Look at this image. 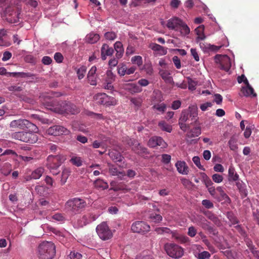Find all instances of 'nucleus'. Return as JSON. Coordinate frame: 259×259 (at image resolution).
I'll list each match as a JSON object with an SVG mask.
<instances>
[{"label":"nucleus","mask_w":259,"mask_h":259,"mask_svg":"<svg viewBox=\"0 0 259 259\" xmlns=\"http://www.w3.org/2000/svg\"><path fill=\"white\" fill-rule=\"evenodd\" d=\"M47 133L48 135L57 136L61 135H68L70 134V131L66 127L55 125L50 127L47 131Z\"/></svg>","instance_id":"obj_11"},{"label":"nucleus","mask_w":259,"mask_h":259,"mask_svg":"<svg viewBox=\"0 0 259 259\" xmlns=\"http://www.w3.org/2000/svg\"><path fill=\"white\" fill-rule=\"evenodd\" d=\"M149 218L152 222L156 223L160 222L162 220V217L160 214L155 213H151Z\"/></svg>","instance_id":"obj_31"},{"label":"nucleus","mask_w":259,"mask_h":259,"mask_svg":"<svg viewBox=\"0 0 259 259\" xmlns=\"http://www.w3.org/2000/svg\"><path fill=\"white\" fill-rule=\"evenodd\" d=\"M9 91L11 92H21L22 91L23 88L17 85H11L8 88Z\"/></svg>","instance_id":"obj_55"},{"label":"nucleus","mask_w":259,"mask_h":259,"mask_svg":"<svg viewBox=\"0 0 259 259\" xmlns=\"http://www.w3.org/2000/svg\"><path fill=\"white\" fill-rule=\"evenodd\" d=\"M191 55L196 61H199V56L196 49L191 48L190 50Z\"/></svg>","instance_id":"obj_56"},{"label":"nucleus","mask_w":259,"mask_h":259,"mask_svg":"<svg viewBox=\"0 0 259 259\" xmlns=\"http://www.w3.org/2000/svg\"><path fill=\"white\" fill-rule=\"evenodd\" d=\"M12 57V53L9 51H6L3 54L2 60L3 61H7Z\"/></svg>","instance_id":"obj_64"},{"label":"nucleus","mask_w":259,"mask_h":259,"mask_svg":"<svg viewBox=\"0 0 259 259\" xmlns=\"http://www.w3.org/2000/svg\"><path fill=\"white\" fill-rule=\"evenodd\" d=\"M96 66H94L91 68L88 74V81L92 85H96L97 84V74L96 73Z\"/></svg>","instance_id":"obj_16"},{"label":"nucleus","mask_w":259,"mask_h":259,"mask_svg":"<svg viewBox=\"0 0 259 259\" xmlns=\"http://www.w3.org/2000/svg\"><path fill=\"white\" fill-rule=\"evenodd\" d=\"M108 155L115 162H121L124 158L121 153L115 149L110 150L108 152Z\"/></svg>","instance_id":"obj_20"},{"label":"nucleus","mask_w":259,"mask_h":259,"mask_svg":"<svg viewBox=\"0 0 259 259\" xmlns=\"http://www.w3.org/2000/svg\"><path fill=\"white\" fill-rule=\"evenodd\" d=\"M42 63L46 65H48L52 62V59L49 56H44L41 60Z\"/></svg>","instance_id":"obj_61"},{"label":"nucleus","mask_w":259,"mask_h":259,"mask_svg":"<svg viewBox=\"0 0 259 259\" xmlns=\"http://www.w3.org/2000/svg\"><path fill=\"white\" fill-rule=\"evenodd\" d=\"M242 94L245 97L252 95V97H256V94L254 93L253 89L251 87H242L241 90Z\"/></svg>","instance_id":"obj_23"},{"label":"nucleus","mask_w":259,"mask_h":259,"mask_svg":"<svg viewBox=\"0 0 259 259\" xmlns=\"http://www.w3.org/2000/svg\"><path fill=\"white\" fill-rule=\"evenodd\" d=\"M54 58L56 62L58 63H61L63 60V57L60 53H56Z\"/></svg>","instance_id":"obj_57"},{"label":"nucleus","mask_w":259,"mask_h":259,"mask_svg":"<svg viewBox=\"0 0 259 259\" xmlns=\"http://www.w3.org/2000/svg\"><path fill=\"white\" fill-rule=\"evenodd\" d=\"M10 127L22 130L38 131V128L35 124L25 119H18L12 121L10 123Z\"/></svg>","instance_id":"obj_8"},{"label":"nucleus","mask_w":259,"mask_h":259,"mask_svg":"<svg viewBox=\"0 0 259 259\" xmlns=\"http://www.w3.org/2000/svg\"><path fill=\"white\" fill-rule=\"evenodd\" d=\"M39 259H52L56 254L55 244L51 241H44L38 247Z\"/></svg>","instance_id":"obj_3"},{"label":"nucleus","mask_w":259,"mask_h":259,"mask_svg":"<svg viewBox=\"0 0 259 259\" xmlns=\"http://www.w3.org/2000/svg\"><path fill=\"white\" fill-rule=\"evenodd\" d=\"M70 174V170L68 168H64L62 170L61 178V184L62 185L65 184Z\"/></svg>","instance_id":"obj_25"},{"label":"nucleus","mask_w":259,"mask_h":259,"mask_svg":"<svg viewBox=\"0 0 259 259\" xmlns=\"http://www.w3.org/2000/svg\"><path fill=\"white\" fill-rule=\"evenodd\" d=\"M148 145L149 147L152 148H154L157 146H160L161 148H164L166 146V144L162 138L155 136L149 139L148 142Z\"/></svg>","instance_id":"obj_15"},{"label":"nucleus","mask_w":259,"mask_h":259,"mask_svg":"<svg viewBox=\"0 0 259 259\" xmlns=\"http://www.w3.org/2000/svg\"><path fill=\"white\" fill-rule=\"evenodd\" d=\"M210 256V253L207 251H203L195 255L198 259H209Z\"/></svg>","instance_id":"obj_34"},{"label":"nucleus","mask_w":259,"mask_h":259,"mask_svg":"<svg viewBox=\"0 0 259 259\" xmlns=\"http://www.w3.org/2000/svg\"><path fill=\"white\" fill-rule=\"evenodd\" d=\"M202 182L207 188L209 194L213 197H214L217 191L214 187L213 186V183L210 178L204 172L200 174Z\"/></svg>","instance_id":"obj_14"},{"label":"nucleus","mask_w":259,"mask_h":259,"mask_svg":"<svg viewBox=\"0 0 259 259\" xmlns=\"http://www.w3.org/2000/svg\"><path fill=\"white\" fill-rule=\"evenodd\" d=\"M172 61L177 69L181 67V61L178 56H175L172 58Z\"/></svg>","instance_id":"obj_53"},{"label":"nucleus","mask_w":259,"mask_h":259,"mask_svg":"<svg viewBox=\"0 0 259 259\" xmlns=\"http://www.w3.org/2000/svg\"><path fill=\"white\" fill-rule=\"evenodd\" d=\"M27 132H17L12 133V139L21 141L25 143L31 144L36 143L38 140V137L36 135L37 131H30L26 130Z\"/></svg>","instance_id":"obj_6"},{"label":"nucleus","mask_w":259,"mask_h":259,"mask_svg":"<svg viewBox=\"0 0 259 259\" xmlns=\"http://www.w3.org/2000/svg\"><path fill=\"white\" fill-rule=\"evenodd\" d=\"M98 100L101 104L106 106H113L116 104V100L107 95L105 93H98Z\"/></svg>","instance_id":"obj_13"},{"label":"nucleus","mask_w":259,"mask_h":259,"mask_svg":"<svg viewBox=\"0 0 259 259\" xmlns=\"http://www.w3.org/2000/svg\"><path fill=\"white\" fill-rule=\"evenodd\" d=\"M65 158L61 155H49L47 159V167L54 175L59 173V168L64 162Z\"/></svg>","instance_id":"obj_5"},{"label":"nucleus","mask_w":259,"mask_h":259,"mask_svg":"<svg viewBox=\"0 0 259 259\" xmlns=\"http://www.w3.org/2000/svg\"><path fill=\"white\" fill-rule=\"evenodd\" d=\"M159 127L164 131L170 133L172 131V127L170 125L166 123L164 121H161L158 123Z\"/></svg>","instance_id":"obj_30"},{"label":"nucleus","mask_w":259,"mask_h":259,"mask_svg":"<svg viewBox=\"0 0 259 259\" xmlns=\"http://www.w3.org/2000/svg\"><path fill=\"white\" fill-rule=\"evenodd\" d=\"M109 172L112 176H119L120 174L122 173L119 171L117 168L114 167H111L109 169Z\"/></svg>","instance_id":"obj_60"},{"label":"nucleus","mask_w":259,"mask_h":259,"mask_svg":"<svg viewBox=\"0 0 259 259\" xmlns=\"http://www.w3.org/2000/svg\"><path fill=\"white\" fill-rule=\"evenodd\" d=\"M116 35L113 32H107L105 34V37L107 39L113 40L116 38Z\"/></svg>","instance_id":"obj_51"},{"label":"nucleus","mask_w":259,"mask_h":259,"mask_svg":"<svg viewBox=\"0 0 259 259\" xmlns=\"http://www.w3.org/2000/svg\"><path fill=\"white\" fill-rule=\"evenodd\" d=\"M212 180L216 183H220L223 180V177L220 174H215L212 176Z\"/></svg>","instance_id":"obj_47"},{"label":"nucleus","mask_w":259,"mask_h":259,"mask_svg":"<svg viewBox=\"0 0 259 259\" xmlns=\"http://www.w3.org/2000/svg\"><path fill=\"white\" fill-rule=\"evenodd\" d=\"M118 59H117L116 57V58H112L110 60H109V61L108 62V65L109 66V67L110 68H112L113 67H115L118 64Z\"/></svg>","instance_id":"obj_50"},{"label":"nucleus","mask_w":259,"mask_h":259,"mask_svg":"<svg viewBox=\"0 0 259 259\" xmlns=\"http://www.w3.org/2000/svg\"><path fill=\"white\" fill-rule=\"evenodd\" d=\"M87 204L86 202L79 198H74L68 200L65 204V208L71 214L79 213L84 208Z\"/></svg>","instance_id":"obj_7"},{"label":"nucleus","mask_w":259,"mask_h":259,"mask_svg":"<svg viewBox=\"0 0 259 259\" xmlns=\"http://www.w3.org/2000/svg\"><path fill=\"white\" fill-rule=\"evenodd\" d=\"M112 83V82L105 81V82L102 84V87L105 89L112 90L113 89V86Z\"/></svg>","instance_id":"obj_63"},{"label":"nucleus","mask_w":259,"mask_h":259,"mask_svg":"<svg viewBox=\"0 0 259 259\" xmlns=\"http://www.w3.org/2000/svg\"><path fill=\"white\" fill-rule=\"evenodd\" d=\"M108 188V185L106 182L98 179V189L102 188L103 190L106 189Z\"/></svg>","instance_id":"obj_59"},{"label":"nucleus","mask_w":259,"mask_h":259,"mask_svg":"<svg viewBox=\"0 0 259 259\" xmlns=\"http://www.w3.org/2000/svg\"><path fill=\"white\" fill-rule=\"evenodd\" d=\"M159 74L162 77V78L166 82L170 83L172 80V77L170 75V73L167 71L164 70H161L159 71Z\"/></svg>","instance_id":"obj_26"},{"label":"nucleus","mask_w":259,"mask_h":259,"mask_svg":"<svg viewBox=\"0 0 259 259\" xmlns=\"http://www.w3.org/2000/svg\"><path fill=\"white\" fill-rule=\"evenodd\" d=\"M25 3L27 5L35 8L38 5V2L36 0H25Z\"/></svg>","instance_id":"obj_54"},{"label":"nucleus","mask_w":259,"mask_h":259,"mask_svg":"<svg viewBox=\"0 0 259 259\" xmlns=\"http://www.w3.org/2000/svg\"><path fill=\"white\" fill-rule=\"evenodd\" d=\"M202 204L207 209L212 208L213 207V203L209 200L204 199L202 201Z\"/></svg>","instance_id":"obj_48"},{"label":"nucleus","mask_w":259,"mask_h":259,"mask_svg":"<svg viewBox=\"0 0 259 259\" xmlns=\"http://www.w3.org/2000/svg\"><path fill=\"white\" fill-rule=\"evenodd\" d=\"M171 160V156L166 154H163L162 155V162L165 164H168L170 162Z\"/></svg>","instance_id":"obj_52"},{"label":"nucleus","mask_w":259,"mask_h":259,"mask_svg":"<svg viewBox=\"0 0 259 259\" xmlns=\"http://www.w3.org/2000/svg\"><path fill=\"white\" fill-rule=\"evenodd\" d=\"M227 217L232 225H235L238 223L237 218L232 212H228Z\"/></svg>","instance_id":"obj_43"},{"label":"nucleus","mask_w":259,"mask_h":259,"mask_svg":"<svg viewBox=\"0 0 259 259\" xmlns=\"http://www.w3.org/2000/svg\"><path fill=\"white\" fill-rule=\"evenodd\" d=\"M228 145L231 150L235 151L238 148V146L236 144V140L233 137L231 138L228 142Z\"/></svg>","instance_id":"obj_37"},{"label":"nucleus","mask_w":259,"mask_h":259,"mask_svg":"<svg viewBox=\"0 0 259 259\" xmlns=\"http://www.w3.org/2000/svg\"><path fill=\"white\" fill-rule=\"evenodd\" d=\"M12 74L14 76H15L16 75H17L18 76L23 78L32 77L34 76V74L30 72H12Z\"/></svg>","instance_id":"obj_38"},{"label":"nucleus","mask_w":259,"mask_h":259,"mask_svg":"<svg viewBox=\"0 0 259 259\" xmlns=\"http://www.w3.org/2000/svg\"><path fill=\"white\" fill-rule=\"evenodd\" d=\"M178 172L182 175H187L189 167L185 161H178L175 164Z\"/></svg>","instance_id":"obj_19"},{"label":"nucleus","mask_w":259,"mask_h":259,"mask_svg":"<svg viewBox=\"0 0 259 259\" xmlns=\"http://www.w3.org/2000/svg\"><path fill=\"white\" fill-rule=\"evenodd\" d=\"M44 172V168L42 167H39L34 170L31 172V178L34 180L39 179Z\"/></svg>","instance_id":"obj_27"},{"label":"nucleus","mask_w":259,"mask_h":259,"mask_svg":"<svg viewBox=\"0 0 259 259\" xmlns=\"http://www.w3.org/2000/svg\"><path fill=\"white\" fill-rule=\"evenodd\" d=\"M181 105V102L180 100H175L172 102L171 108L173 110H177L180 108Z\"/></svg>","instance_id":"obj_58"},{"label":"nucleus","mask_w":259,"mask_h":259,"mask_svg":"<svg viewBox=\"0 0 259 259\" xmlns=\"http://www.w3.org/2000/svg\"><path fill=\"white\" fill-rule=\"evenodd\" d=\"M214 61L220 64V68L222 70L228 71L231 66L230 58L227 55H217L214 57Z\"/></svg>","instance_id":"obj_10"},{"label":"nucleus","mask_w":259,"mask_h":259,"mask_svg":"<svg viewBox=\"0 0 259 259\" xmlns=\"http://www.w3.org/2000/svg\"><path fill=\"white\" fill-rule=\"evenodd\" d=\"M149 48L155 52H157L159 55H165L167 54V48H165L158 44L151 43Z\"/></svg>","instance_id":"obj_21"},{"label":"nucleus","mask_w":259,"mask_h":259,"mask_svg":"<svg viewBox=\"0 0 259 259\" xmlns=\"http://www.w3.org/2000/svg\"><path fill=\"white\" fill-rule=\"evenodd\" d=\"M86 41L90 44H94L97 41V34L94 32H91L86 36Z\"/></svg>","instance_id":"obj_29"},{"label":"nucleus","mask_w":259,"mask_h":259,"mask_svg":"<svg viewBox=\"0 0 259 259\" xmlns=\"http://www.w3.org/2000/svg\"><path fill=\"white\" fill-rule=\"evenodd\" d=\"M82 255L78 252L71 251L68 256L67 259H81Z\"/></svg>","instance_id":"obj_46"},{"label":"nucleus","mask_w":259,"mask_h":259,"mask_svg":"<svg viewBox=\"0 0 259 259\" xmlns=\"http://www.w3.org/2000/svg\"><path fill=\"white\" fill-rule=\"evenodd\" d=\"M59 112L61 113L75 114L79 112L78 109L75 105L70 102H62L60 104V109Z\"/></svg>","instance_id":"obj_12"},{"label":"nucleus","mask_w":259,"mask_h":259,"mask_svg":"<svg viewBox=\"0 0 259 259\" xmlns=\"http://www.w3.org/2000/svg\"><path fill=\"white\" fill-rule=\"evenodd\" d=\"M152 108L159 112L163 113L166 109V105L164 103L158 104L154 105Z\"/></svg>","instance_id":"obj_33"},{"label":"nucleus","mask_w":259,"mask_h":259,"mask_svg":"<svg viewBox=\"0 0 259 259\" xmlns=\"http://www.w3.org/2000/svg\"><path fill=\"white\" fill-rule=\"evenodd\" d=\"M87 71V68L84 66L80 67L77 71L78 77L79 79H82L84 76Z\"/></svg>","instance_id":"obj_42"},{"label":"nucleus","mask_w":259,"mask_h":259,"mask_svg":"<svg viewBox=\"0 0 259 259\" xmlns=\"http://www.w3.org/2000/svg\"><path fill=\"white\" fill-rule=\"evenodd\" d=\"M179 125L180 128L184 132H186L188 130H189L191 124L186 122L182 121L180 119L179 120Z\"/></svg>","instance_id":"obj_40"},{"label":"nucleus","mask_w":259,"mask_h":259,"mask_svg":"<svg viewBox=\"0 0 259 259\" xmlns=\"http://www.w3.org/2000/svg\"><path fill=\"white\" fill-rule=\"evenodd\" d=\"M24 60L26 62L35 64L36 62V59L31 55H27L24 57Z\"/></svg>","instance_id":"obj_45"},{"label":"nucleus","mask_w":259,"mask_h":259,"mask_svg":"<svg viewBox=\"0 0 259 259\" xmlns=\"http://www.w3.org/2000/svg\"><path fill=\"white\" fill-rule=\"evenodd\" d=\"M98 236L101 239L106 240L111 238L112 232L109 229V228H101L99 232H98Z\"/></svg>","instance_id":"obj_18"},{"label":"nucleus","mask_w":259,"mask_h":259,"mask_svg":"<svg viewBox=\"0 0 259 259\" xmlns=\"http://www.w3.org/2000/svg\"><path fill=\"white\" fill-rule=\"evenodd\" d=\"M164 247L167 254L171 257L179 258L184 254L183 248L176 244L166 243Z\"/></svg>","instance_id":"obj_9"},{"label":"nucleus","mask_w":259,"mask_h":259,"mask_svg":"<svg viewBox=\"0 0 259 259\" xmlns=\"http://www.w3.org/2000/svg\"><path fill=\"white\" fill-rule=\"evenodd\" d=\"M131 61L133 64H137L138 66H140L143 63L142 58L140 56H135L132 57Z\"/></svg>","instance_id":"obj_41"},{"label":"nucleus","mask_w":259,"mask_h":259,"mask_svg":"<svg viewBox=\"0 0 259 259\" xmlns=\"http://www.w3.org/2000/svg\"><path fill=\"white\" fill-rule=\"evenodd\" d=\"M239 179V175L236 173L235 168L230 166L228 170V180L229 181H237Z\"/></svg>","instance_id":"obj_24"},{"label":"nucleus","mask_w":259,"mask_h":259,"mask_svg":"<svg viewBox=\"0 0 259 259\" xmlns=\"http://www.w3.org/2000/svg\"><path fill=\"white\" fill-rule=\"evenodd\" d=\"M198 108L196 105L190 106L188 109L183 110L181 114L180 119L191 124L199 125Z\"/></svg>","instance_id":"obj_2"},{"label":"nucleus","mask_w":259,"mask_h":259,"mask_svg":"<svg viewBox=\"0 0 259 259\" xmlns=\"http://www.w3.org/2000/svg\"><path fill=\"white\" fill-rule=\"evenodd\" d=\"M126 65L123 63L119 65L117 67V72L120 76H123L126 74Z\"/></svg>","instance_id":"obj_36"},{"label":"nucleus","mask_w":259,"mask_h":259,"mask_svg":"<svg viewBox=\"0 0 259 259\" xmlns=\"http://www.w3.org/2000/svg\"><path fill=\"white\" fill-rule=\"evenodd\" d=\"M101 58L103 60L106 59L107 56H111L114 53L113 48L107 44H104L101 48Z\"/></svg>","instance_id":"obj_17"},{"label":"nucleus","mask_w":259,"mask_h":259,"mask_svg":"<svg viewBox=\"0 0 259 259\" xmlns=\"http://www.w3.org/2000/svg\"><path fill=\"white\" fill-rule=\"evenodd\" d=\"M199 46L200 48L204 51L206 52L209 50L210 44H205L204 42H200Z\"/></svg>","instance_id":"obj_62"},{"label":"nucleus","mask_w":259,"mask_h":259,"mask_svg":"<svg viewBox=\"0 0 259 259\" xmlns=\"http://www.w3.org/2000/svg\"><path fill=\"white\" fill-rule=\"evenodd\" d=\"M192 160L193 162L195 163V164L199 168L201 169L204 170V168L203 167V166L201 165L200 163V158L198 156H194L193 157Z\"/></svg>","instance_id":"obj_49"},{"label":"nucleus","mask_w":259,"mask_h":259,"mask_svg":"<svg viewBox=\"0 0 259 259\" xmlns=\"http://www.w3.org/2000/svg\"><path fill=\"white\" fill-rule=\"evenodd\" d=\"M8 0H0V8L5 9L4 14L6 19L10 23H15L18 21V13L17 7L13 5H7Z\"/></svg>","instance_id":"obj_1"},{"label":"nucleus","mask_w":259,"mask_h":259,"mask_svg":"<svg viewBox=\"0 0 259 259\" xmlns=\"http://www.w3.org/2000/svg\"><path fill=\"white\" fill-rule=\"evenodd\" d=\"M205 214L209 220L213 222L216 225L217 224V222H219V220L214 214L209 211H206Z\"/></svg>","instance_id":"obj_44"},{"label":"nucleus","mask_w":259,"mask_h":259,"mask_svg":"<svg viewBox=\"0 0 259 259\" xmlns=\"http://www.w3.org/2000/svg\"><path fill=\"white\" fill-rule=\"evenodd\" d=\"M172 237L176 238L177 240L181 243H186L188 241V238L185 236L181 235H177L175 233L171 232Z\"/></svg>","instance_id":"obj_28"},{"label":"nucleus","mask_w":259,"mask_h":259,"mask_svg":"<svg viewBox=\"0 0 259 259\" xmlns=\"http://www.w3.org/2000/svg\"><path fill=\"white\" fill-rule=\"evenodd\" d=\"M52 218L54 222L62 223L65 221V217L61 213H55L52 216Z\"/></svg>","instance_id":"obj_35"},{"label":"nucleus","mask_w":259,"mask_h":259,"mask_svg":"<svg viewBox=\"0 0 259 259\" xmlns=\"http://www.w3.org/2000/svg\"><path fill=\"white\" fill-rule=\"evenodd\" d=\"M70 162L76 166H80L82 165V160L79 157L73 156L70 159Z\"/></svg>","instance_id":"obj_39"},{"label":"nucleus","mask_w":259,"mask_h":259,"mask_svg":"<svg viewBox=\"0 0 259 259\" xmlns=\"http://www.w3.org/2000/svg\"><path fill=\"white\" fill-rule=\"evenodd\" d=\"M115 80V75L113 74L110 70H108L106 71V76L105 77V81H109L113 82Z\"/></svg>","instance_id":"obj_32"},{"label":"nucleus","mask_w":259,"mask_h":259,"mask_svg":"<svg viewBox=\"0 0 259 259\" xmlns=\"http://www.w3.org/2000/svg\"><path fill=\"white\" fill-rule=\"evenodd\" d=\"M201 127L199 126H196L187 132L186 137L188 138L197 137L201 134Z\"/></svg>","instance_id":"obj_22"},{"label":"nucleus","mask_w":259,"mask_h":259,"mask_svg":"<svg viewBox=\"0 0 259 259\" xmlns=\"http://www.w3.org/2000/svg\"><path fill=\"white\" fill-rule=\"evenodd\" d=\"M166 26L169 29L179 31L183 36L189 34L190 32V29L187 25L177 17H173L169 19Z\"/></svg>","instance_id":"obj_4"}]
</instances>
